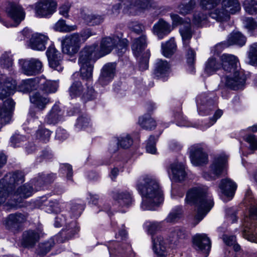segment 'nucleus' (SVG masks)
Returning <instances> with one entry per match:
<instances>
[{"mask_svg":"<svg viewBox=\"0 0 257 257\" xmlns=\"http://www.w3.org/2000/svg\"><path fill=\"white\" fill-rule=\"evenodd\" d=\"M136 188L142 195L143 201L141 207L143 210H150L163 201V194L156 179L150 175L140 178Z\"/></svg>","mask_w":257,"mask_h":257,"instance_id":"nucleus-1","label":"nucleus"},{"mask_svg":"<svg viewBox=\"0 0 257 257\" xmlns=\"http://www.w3.org/2000/svg\"><path fill=\"white\" fill-rule=\"evenodd\" d=\"M185 201L187 204L194 205L197 210L195 219L198 223L206 216L214 206L211 196L206 188L193 187L186 193Z\"/></svg>","mask_w":257,"mask_h":257,"instance_id":"nucleus-2","label":"nucleus"},{"mask_svg":"<svg viewBox=\"0 0 257 257\" xmlns=\"http://www.w3.org/2000/svg\"><path fill=\"white\" fill-rule=\"evenodd\" d=\"M129 29L137 34L142 35L135 39L132 45V50L135 56L139 60V67L142 70L148 67L150 53L149 50H145L147 47L145 27L138 22H130L128 24Z\"/></svg>","mask_w":257,"mask_h":257,"instance_id":"nucleus-3","label":"nucleus"},{"mask_svg":"<svg viewBox=\"0 0 257 257\" xmlns=\"http://www.w3.org/2000/svg\"><path fill=\"white\" fill-rule=\"evenodd\" d=\"M170 17L173 26H180L179 32L182 37L184 47L187 51V62L188 71L193 73L194 67L193 64L195 59V52L189 46L190 40L192 38L193 32L191 29V20L188 18H182L178 15L171 14Z\"/></svg>","mask_w":257,"mask_h":257,"instance_id":"nucleus-4","label":"nucleus"},{"mask_svg":"<svg viewBox=\"0 0 257 257\" xmlns=\"http://www.w3.org/2000/svg\"><path fill=\"white\" fill-rule=\"evenodd\" d=\"M221 60L223 70L233 74L232 77L224 78L225 85L233 90L242 89L244 86L246 77L237 66L238 60L237 57L233 55L224 54L221 56Z\"/></svg>","mask_w":257,"mask_h":257,"instance_id":"nucleus-5","label":"nucleus"},{"mask_svg":"<svg viewBox=\"0 0 257 257\" xmlns=\"http://www.w3.org/2000/svg\"><path fill=\"white\" fill-rule=\"evenodd\" d=\"M98 55L97 45L84 47L79 53L78 63L83 79L91 81L92 78L94 63L100 57Z\"/></svg>","mask_w":257,"mask_h":257,"instance_id":"nucleus-6","label":"nucleus"},{"mask_svg":"<svg viewBox=\"0 0 257 257\" xmlns=\"http://www.w3.org/2000/svg\"><path fill=\"white\" fill-rule=\"evenodd\" d=\"M25 181L24 172L16 171L5 175L0 180V204L4 203L14 190L16 185H19Z\"/></svg>","mask_w":257,"mask_h":257,"instance_id":"nucleus-7","label":"nucleus"},{"mask_svg":"<svg viewBox=\"0 0 257 257\" xmlns=\"http://www.w3.org/2000/svg\"><path fill=\"white\" fill-rule=\"evenodd\" d=\"M122 34L106 37L102 39L100 45V49H98L97 57H102L110 53L114 48H116V52L119 56H121L126 50L127 41L125 39H121Z\"/></svg>","mask_w":257,"mask_h":257,"instance_id":"nucleus-8","label":"nucleus"},{"mask_svg":"<svg viewBox=\"0 0 257 257\" xmlns=\"http://www.w3.org/2000/svg\"><path fill=\"white\" fill-rule=\"evenodd\" d=\"M91 36L89 31L84 32L83 34L79 35L78 33H73L66 36L61 42L62 50L64 54L70 56L76 54L80 49L81 46V37H85L86 39Z\"/></svg>","mask_w":257,"mask_h":257,"instance_id":"nucleus-9","label":"nucleus"},{"mask_svg":"<svg viewBox=\"0 0 257 257\" xmlns=\"http://www.w3.org/2000/svg\"><path fill=\"white\" fill-rule=\"evenodd\" d=\"M54 225L56 227L65 225V227L60 233V235L64 238L62 241L71 238L79 231L76 222L75 220L67 221V219L64 214H60L55 217Z\"/></svg>","mask_w":257,"mask_h":257,"instance_id":"nucleus-10","label":"nucleus"},{"mask_svg":"<svg viewBox=\"0 0 257 257\" xmlns=\"http://www.w3.org/2000/svg\"><path fill=\"white\" fill-rule=\"evenodd\" d=\"M228 157L225 155H221L216 158L210 166L208 172H204L203 176L207 180H215L221 174L226 173V168Z\"/></svg>","mask_w":257,"mask_h":257,"instance_id":"nucleus-11","label":"nucleus"},{"mask_svg":"<svg viewBox=\"0 0 257 257\" xmlns=\"http://www.w3.org/2000/svg\"><path fill=\"white\" fill-rule=\"evenodd\" d=\"M5 11L8 16L14 22V24H6L4 22V25L8 28L18 26L25 18L24 9L16 2H8L5 7Z\"/></svg>","mask_w":257,"mask_h":257,"instance_id":"nucleus-12","label":"nucleus"},{"mask_svg":"<svg viewBox=\"0 0 257 257\" xmlns=\"http://www.w3.org/2000/svg\"><path fill=\"white\" fill-rule=\"evenodd\" d=\"M19 63L22 73L27 76L36 75L42 72V63L38 59H21Z\"/></svg>","mask_w":257,"mask_h":257,"instance_id":"nucleus-13","label":"nucleus"},{"mask_svg":"<svg viewBox=\"0 0 257 257\" xmlns=\"http://www.w3.org/2000/svg\"><path fill=\"white\" fill-rule=\"evenodd\" d=\"M196 103L199 114L200 115H206L215 108V101L206 93H202L197 96Z\"/></svg>","mask_w":257,"mask_h":257,"instance_id":"nucleus-14","label":"nucleus"},{"mask_svg":"<svg viewBox=\"0 0 257 257\" xmlns=\"http://www.w3.org/2000/svg\"><path fill=\"white\" fill-rule=\"evenodd\" d=\"M194 248L199 253L204 255L205 257L208 255L211 243L210 238L205 233L196 234L193 237Z\"/></svg>","mask_w":257,"mask_h":257,"instance_id":"nucleus-15","label":"nucleus"},{"mask_svg":"<svg viewBox=\"0 0 257 257\" xmlns=\"http://www.w3.org/2000/svg\"><path fill=\"white\" fill-rule=\"evenodd\" d=\"M57 7L56 0H43L36 4V14L40 17H49L56 12Z\"/></svg>","mask_w":257,"mask_h":257,"instance_id":"nucleus-16","label":"nucleus"},{"mask_svg":"<svg viewBox=\"0 0 257 257\" xmlns=\"http://www.w3.org/2000/svg\"><path fill=\"white\" fill-rule=\"evenodd\" d=\"M190 158L193 165L197 166L208 162V155L200 144L192 146L190 149Z\"/></svg>","mask_w":257,"mask_h":257,"instance_id":"nucleus-17","label":"nucleus"},{"mask_svg":"<svg viewBox=\"0 0 257 257\" xmlns=\"http://www.w3.org/2000/svg\"><path fill=\"white\" fill-rule=\"evenodd\" d=\"M46 53L50 67L59 72L62 71L63 69L62 66V56L53 45L48 47Z\"/></svg>","mask_w":257,"mask_h":257,"instance_id":"nucleus-18","label":"nucleus"},{"mask_svg":"<svg viewBox=\"0 0 257 257\" xmlns=\"http://www.w3.org/2000/svg\"><path fill=\"white\" fill-rule=\"evenodd\" d=\"M17 83L15 80L0 75V99H3L14 93Z\"/></svg>","mask_w":257,"mask_h":257,"instance_id":"nucleus-19","label":"nucleus"},{"mask_svg":"<svg viewBox=\"0 0 257 257\" xmlns=\"http://www.w3.org/2000/svg\"><path fill=\"white\" fill-rule=\"evenodd\" d=\"M115 71V63H108L105 64L101 69L98 80L99 84L102 86L108 85L113 79Z\"/></svg>","mask_w":257,"mask_h":257,"instance_id":"nucleus-20","label":"nucleus"},{"mask_svg":"<svg viewBox=\"0 0 257 257\" xmlns=\"http://www.w3.org/2000/svg\"><path fill=\"white\" fill-rule=\"evenodd\" d=\"M27 220V216L21 213H16L10 214L6 220V227L12 231H19L22 228V224Z\"/></svg>","mask_w":257,"mask_h":257,"instance_id":"nucleus-21","label":"nucleus"},{"mask_svg":"<svg viewBox=\"0 0 257 257\" xmlns=\"http://www.w3.org/2000/svg\"><path fill=\"white\" fill-rule=\"evenodd\" d=\"M41 232V230L38 229L25 231L22 235V245L26 248L34 247L39 241Z\"/></svg>","mask_w":257,"mask_h":257,"instance_id":"nucleus-22","label":"nucleus"},{"mask_svg":"<svg viewBox=\"0 0 257 257\" xmlns=\"http://www.w3.org/2000/svg\"><path fill=\"white\" fill-rule=\"evenodd\" d=\"M246 39L241 33L233 32L231 33L228 37L227 44L221 43L215 46V49L218 50L221 48L228 47L229 45H237L240 46L244 45L246 42Z\"/></svg>","mask_w":257,"mask_h":257,"instance_id":"nucleus-23","label":"nucleus"},{"mask_svg":"<svg viewBox=\"0 0 257 257\" xmlns=\"http://www.w3.org/2000/svg\"><path fill=\"white\" fill-rule=\"evenodd\" d=\"M14 106V101L10 98L6 99L2 106L0 105V124H6L10 122Z\"/></svg>","mask_w":257,"mask_h":257,"instance_id":"nucleus-24","label":"nucleus"},{"mask_svg":"<svg viewBox=\"0 0 257 257\" xmlns=\"http://www.w3.org/2000/svg\"><path fill=\"white\" fill-rule=\"evenodd\" d=\"M30 100L40 110H44L46 106L51 102L50 98L47 95L40 92H35L30 94Z\"/></svg>","mask_w":257,"mask_h":257,"instance_id":"nucleus-25","label":"nucleus"},{"mask_svg":"<svg viewBox=\"0 0 257 257\" xmlns=\"http://www.w3.org/2000/svg\"><path fill=\"white\" fill-rule=\"evenodd\" d=\"M49 38L46 35L35 33L32 35L29 41L30 47L34 50L44 51Z\"/></svg>","mask_w":257,"mask_h":257,"instance_id":"nucleus-26","label":"nucleus"},{"mask_svg":"<svg viewBox=\"0 0 257 257\" xmlns=\"http://www.w3.org/2000/svg\"><path fill=\"white\" fill-rule=\"evenodd\" d=\"M63 112L59 106L55 104L46 115L44 122L50 125H55L62 120Z\"/></svg>","mask_w":257,"mask_h":257,"instance_id":"nucleus-27","label":"nucleus"},{"mask_svg":"<svg viewBox=\"0 0 257 257\" xmlns=\"http://www.w3.org/2000/svg\"><path fill=\"white\" fill-rule=\"evenodd\" d=\"M153 249L154 252L160 256H165L167 254L168 242L162 236L156 238L152 237Z\"/></svg>","mask_w":257,"mask_h":257,"instance_id":"nucleus-28","label":"nucleus"},{"mask_svg":"<svg viewBox=\"0 0 257 257\" xmlns=\"http://www.w3.org/2000/svg\"><path fill=\"white\" fill-rule=\"evenodd\" d=\"M172 30L171 25L162 19H160L153 27L154 33L159 39H162L167 36Z\"/></svg>","mask_w":257,"mask_h":257,"instance_id":"nucleus-29","label":"nucleus"},{"mask_svg":"<svg viewBox=\"0 0 257 257\" xmlns=\"http://www.w3.org/2000/svg\"><path fill=\"white\" fill-rule=\"evenodd\" d=\"M170 67V64L166 60L157 59L154 64V74L158 78H165L168 76Z\"/></svg>","mask_w":257,"mask_h":257,"instance_id":"nucleus-30","label":"nucleus"},{"mask_svg":"<svg viewBox=\"0 0 257 257\" xmlns=\"http://www.w3.org/2000/svg\"><path fill=\"white\" fill-rule=\"evenodd\" d=\"M257 219V203L251 204L250 206L248 213L244 218V229L242 232L244 236V233L246 230H249L250 228L254 229L256 227L255 221Z\"/></svg>","mask_w":257,"mask_h":257,"instance_id":"nucleus-31","label":"nucleus"},{"mask_svg":"<svg viewBox=\"0 0 257 257\" xmlns=\"http://www.w3.org/2000/svg\"><path fill=\"white\" fill-rule=\"evenodd\" d=\"M56 178V174L54 173H41L37 178L33 180L32 183L35 186V189L38 191L45 185L52 183Z\"/></svg>","mask_w":257,"mask_h":257,"instance_id":"nucleus-32","label":"nucleus"},{"mask_svg":"<svg viewBox=\"0 0 257 257\" xmlns=\"http://www.w3.org/2000/svg\"><path fill=\"white\" fill-rule=\"evenodd\" d=\"M219 187L225 196L232 198L236 189L237 185L230 179L225 178L221 180Z\"/></svg>","mask_w":257,"mask_h":257,"instance_id":"nucleus-33","label":"nucleus"},{"mask_svg":"<svg viewBox=\"0 0 257 257\" xmlns=\"http://www.w3.org/2000/svg\"><path fill=\"white\" fill-rule=\"evenodd\" d=\"M170 169L172 173V179L175 182H181L185 179L186 173L184 164L176 162L170 165Z\"/></svg>","mask_w":257,"mask_h":257,"instance_id":"nucleus-34","label":"nucleus"},{"mask_svg":"<svg viewBox=\"0 0 257 257\" xmlns=\"http://www.w3.org/2000/svg\"><path fill=\"white\" fill-rule=\"evenodd\" d=\"M40 89L46 94L55 92L58 87L57 81L46 79L44 77H38V86Z\"/></svg>","mask_w":257,"mask_h":257,"instance_id":"nucleus-35","label":"nucleus"},{"mask_svg":"<svg viewBox=\"0 0 257 257\" xmlns=\"http://www.w3.org/2000/svg\"><path fill=\"white\" fill-rule=\"evenodd\" d=\"M133 142V139L129 135H123L117 139V144L114 143L110 145L109 150L111 153H115L117 151V145L123 149H127L132 145Z\"/></svg>","mask_w":257,"mask_h":257,"instance_id":"nucleus-36","label":"nucleus"},{"mask_svg":"<svg viewBox=\"0 0 257 257\" xmlns=\"http://www.w3.org/2000/svg\"><path fill=\"white\" fill-rule=\"evenodd\" d=\"M113 198L120 205L128 207L133 202L132 194L128 192H115Z\"/></svg>","mask_w":257,"mask_h":257,"instance_id":"nucleus-37","label":"nucleus"},{"mask_svg":"<svg viewBox=\"0 0 257 257\" xmlns=\"http://www.w3.org/2000/svg\"><path fill=\"white\" fill-rule=\"evenodd\" d=\"M221 6L229 15H234L241 10V6L237 0H222Z\"/></svg>","mask_w":257,"mask_h":257,"instance_id":"nucleus-38","label":"nucleus"},{"mask_svg":"<svg viewBox=\"0 0 257 257\" xmlns=\"http://www.w3.org/2000/svg\"><path fill=\"white\" fill-rule=\"evenodd\" d=\"M209 16L219 22L227 21L230 19L228 13L222 7L221 8L215 9L209 14Z\"/></svg>","mask_w":257,"mask_h":257,"instance_id":"nucleus-39","label":"nucleus"},{"mask_svg":"<svg viewBox=\"0 0 257 257\" xmlns=\"http://www.w3.org/2000/svg\"><path fill=\"white\" fill-rule=\"evenodd\" d=\"M163 55L167 58L172 56L176 50L177 46L174 38H171L165 43L162 44Z\"/></svg>","mask_w":257,"mask_h":257,"instance_id":"nucleus-40","label":"nucleus"},{"mask_svg":"<svg viewBox=\"0 0 257 257\" xmlns=\"http://www.w3.org/2000/svg\"><path fill=\"white\" fill-rule=\"evenodd\" d=\"M38 86V77L23 80L19 86L20 91L23 92H28L35 89Z\"/></svg>","mask_w":257,"mask_h":257,"instance_id":"nucleus-41","label":"nucleus"},{"mask_svg":"<svg viewBox=\"0 0 257 257\" xmlns=\"http://www.w3.org/2000/svg\"><path fill=\"white\" fill-rule=\"evenodd\" d=\"M54 245L55 242L52 238L47 241L41 242L36 249V253L41 256H44L51 250Z\"/></svg>","mask_w":257,"mask_h":257,"instance_id":"nucleus-42","label":"nucleus"},{"mask_svg":"<svg viewBox=\"0 0 257 257\" xmlns=\"http://www.w3.org/2000/svg\"><path fill=\"white\" fill-rule=\"evenodd\" d=\"M183 213L181 206H175L171 210L165 220L169 223H176L182 217Z\"/></svg>","mask_w":257,"mask_h":257,"instance_id":"nucleus-43","label":"nucleus"},{"mask_svg":"<svg viewBox=\"0 0 257 257\" xmlns=\"http://www.w3.org/2000/svg\"><path fill=\"white\" fill-rule=\"evenodd\" d=\"M169 237L170 243L177 245L180 240L186 237V233L184 229L177 227L171 232Z\"/></svg>","mask_w":257,"mask_h":257,"instance_id":"nucleus-44","label":"nucleus"},{"mask_svg":"<svg viewBox=\"0 0 257 257\" xmlns=\"http://www.w3.org/2000/svg\"><path fill=\"white\" fill-rule=\"evenodd\" d=\"M70 206L71 212L74 218L80 216L84 208V204L80 200L72 201Z\"/></svg>","mask_w":257,"mask_h":257,"instance_id":"nucleus-45","label":"nucleus"},{"mask_svg":"<svg viewBox=\"0 0 257 257\" xmlns=\"http://www.w3.org/2000/svg\"><path fill=\"white\" fill-rule=\"evenodd\" d=\"M139 123L143 128L147 130H152L156 126V121L148 114L140 117Z\"/></svg>","mask_w":257,"mask_h":257,"instance_id":"nucleus-46","label":"nucleus"},{"mask_svg":"<svg viewBox=\"0 0 257 257\" xmlns=\"http://www.w3.org/2000/svg\"><path fill=\"white\" fill-rule=\"evenodd\" d=\"M124 5L123 11L126 14L136 16L140 12L135 0H127L125 1Z\"/></svg>","mask_w":257,"mask_h":257,"instance_id":"nucleus-47","label":"nucleus"},{"mask_svg":"<svg viewBox=\"0 0 257 257\" xmlns=\"http://www.w3.org/2000/svg\"><path fill=\"white\" fill-rule=\"evenodd\" d=\"M13 60L10 53L5 52L0 58V65L2 68L7 69L11 72L13 70Z\"/></svg>","mask_w":257,"mask_h":257,"instance_id":"nucleus-48","label":"nucleus"},{"mask_svg":"<svg viewBox=\"0 0 257 257\" xmlns=\"http://www.w3.org/2000/svg\"><path fill=\"white\" fill-rule=\"evenodd\" d=\"M221 67V64L215 58H209L205 63V72L211 75Z\"/></svg>","mask_w":257,"mask_h":257,"instance_id":"nucleus-49","label":"nucleus"},{"mask_svg":"<svg viewBox=\"0 0 257 257\" xmlns=\"http://www.w3.org/2000/svg\"><path fill=\"white\" fill-rule=\"evenodd\" d=\"M208 15L202 12H196L193 15V23L198 27H202L207 21Z\"/></svg>","mask_w":257,"mask_h":257,"instance_id":"nucleus-50","label":"nucleus"},{"mask_svg":"<svg viewBox=\"0 0 257 257\" xmlns=\"http://www.w3.org/2000/svg\"><path fill=\"white\" fill-rule=\"evenodd\" d=\"M76 26H69L66 24V21L63 19H60L54 25L53 28L56 31L61 32H69L76 29Z\"/></svg>","mask_w":257,"mask_h":257,"instance_id":"nucleus-51","label":"nucleus"},{"mask_svg":"<svg viewBox=\"0 0 257 257\" xmlns=\"http://www.w3.org/2000/svg\"><path fill=\"white\" fill-rule=\"evenodd\" d=\"M52 132L43 126H39L36 133V137L40 141L46 143L50 140Z\"/></svg>","mask_w":257,"mask_h":257,"instance_id":"nucleus-52","label":"nucleus"},{"mask_svg":"<svg viewBox=\"0 0 257 257\" xmlns=\"http://www.w3.org/2000/svg\"><path fill=\"white\" fill-rule=\"evenodd\" d=\"M84 89L81 82L79 81H74L69 88V93L72 98L81 97Z\"/></svg>","mask_w":257,"mask_h":257,"instance_id":"nucleus-53","label":"nucleus"},{"mask_svg":"<svg viewBox=\"0 0 257 257\" xmlns=\"http://www.w3.org/2000/svg\"><path fill=\"white\" fill-rule=\"evenodd\" d=\"M45 210L49 213H58L61 211L59 203L56 200H50L45 205Z\"/></svg>","mask_w":257,"mask_h":257,"instance_id":"nucleus-54","label":"nucleus"},{"mask_svg":"<svg viewBox=\"0 0 257 257\" xmlns=\"http://www.w3.org/2000/svg\"><path fill=\"white\" fill-rule=\"evenodd\" d=\"M196 4V0H190L187 3L181 4L179 6V13L186 15L190 13L194 9Z\"/></svg>","mask_w":257,"mask_h":257,"instance_id":"nucleus-55","label":"nucleus"},{"mask_svg":"<svg viewBox=\"0 0 257 257\" xmlns=\"http://www.w3.org/2000/svg\"><path fill=\"white\" fill-rule=\"evenodd\" d=\"M34 189L31 184H26L18 188L17 193L21 198H27L32 195Z\"/></svg>","mask_w":257,"mask_h":257,"instance_id":"nucleus-56","label":"nucleus"},{"mask_svg":"<svg viewBox=\"0 0 257 257\" xmlns=\"http://www.w3.org/2000/svg\"><path fill=\"white\" fill-rule=\"evenodd\" d=\"M243 7L246 12L250 15L255 14L257 12V2L254 0H245Z\"/></svg>","mask_w":257,"mask_h":257,"instance_id":"nucleus-57","label":"nucleus"},{"mask_svg":"<svg viewBox=\"0 0 257 257\" xmlns=\"http://www.w3.org/2000/svg\"><path fill=\"white\" fill-rule=\"evenodd\" d=\"M85 20L90 25H98L103 22L104 18L103 16L91 14L87 16Z\"/></svg>","mask_w":257,"mask_h":257,"instance_id":"nucleus-58","label":"nucleus"},{"mask_svg":"<svg viewBox=\"0 0 257 257\" xmlns=\"http://www.w3.org/2000/svg\"><path fill=\"white\" fill-rule=\"evenodd\" d=\"M59 172L60 174L66 175L67 179L71 180L73 175V170L71 165L67 163L61 164Z\"/></svg>","mask_w":257,"mask_h":257,"instance_id":"nucleus-59","label":"nucleus"},{"mask_svg":"<svg viewBox=\"0 0 257 257\" xmlns=\"http://www.w3.org/2000/svg\"><path fill=\"white\" fill-rule=\"evenodd\" d=\"M144 227L149 234L153 235L161 228V224L158 222L147 221Z\"/></svg>","mask_w":257,"mask_h":257,"instance_id":"nucleus-60","label":"nucleus"},{"mask_svg":"<svg viewBox=\"0 0 257 257\" xmlns=\"http://www.w3.org/2000/svg\"><path fill=\"white\" fill-rule=\"evenodd\" d=\"M90 118L87 115H83L77 118L75 126L76 128H77L78 130H81L83 128L88 127L90 125Z\"/></svg>","mask_w":257,"mask_h":257,"instance_id":"nucleus-61","label":"nucleus"},{"mask_svg":"<svg viewBox=\"0 0 257 257\" xmlns=\"http://www.w3.org/2000/svg\"><path fill=\"white\" fill-rule=\"evenodd\" d=\"M221 2V0H200V5L203 10H211Z\"/></svg>","mask_w":257,"mask_h":257,"instance_id":"nucleus-62","label":"nucleus"},{"mask_svg":"<svg viewBox=\"0 0 257 257\" xmlns=\"http://www.w3.org/2000/svg\"><path fill=\"white\" fill-rule=\"evenodd\" d=\"M96 95V93L93 87H88L87 90H86L84 92H83L81 98L83 101L85 102L94 99Z\"/></svg>","mask_w":257,"mask_h":257,"instance_id":"nucleus-63","label":"nucleus"},{"mask_svg":"<svg viewBox=\"0 0 257 257\" xmlns=\"http://www.w3.org/2000/svg\"><path fill=\"white\" fill-rule=\"evenodd\" d=\"M244 237L251 242L257 243V230L256 227L254 229L250 228L249 230H246L244 233Z\"/></svg>","mask_w":257,"mask_h":257,"instance_id":"nucleus-64","label":"nucleus"}]
</instances>
